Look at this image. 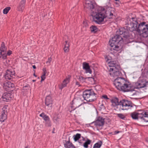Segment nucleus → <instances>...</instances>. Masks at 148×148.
I'll return each instance as SVG.
<instances>
[{"mask_svg":"<svg viewBox=\"0 0 148 148\" xmlns=\"http://www.w3.org/2000/svg\"><path fill=\"white\" fill-rule=\"evenodd\" d=\"M110 66L113 67L110 68V71H113V76L114 77H118L114 80V84L116 88L124 92H132L134 91L136 88L133 84H127V82L122 77H119L122 75L121 72L119 71L120 66L117 64L116 61H111L109 63Z\"/></svg>","mask_w":148,"mask_h":148,"instance_id":"nucleus-1","label":"nucleus"},{"mask_svg":"<svg viewBox=\"0 0 148 148\" xmlns=\"http://www.w3.org/2000/svg\"><path fill=\"white\" fill-rule=\"evenodd\" d=\"M117 34L112 37L111 40H109V44L111 47V50L119 51L120 49L119 47L117 45L119 42L123 40V38L125 39H128L130 37V34L128 30L125 29V27L121 28L119 29L116 32Z\"/></svg>","mask_w":148,"mask_h":148,"instance_id":"nucleus-2","label":"nucleus"},{"mask_svg":"<svg viewBox=\"0 0 148 148\" xmlns=\"http://www.w3.org/2000/svg\"><path fill=\"white\" fill-rule=\"evenodd\" d=\"M112 103V106L114 107L119 106V110H127L131 109L134 105L132 102L125 99H122L120 101L119 99L116 97H113L110 99Z\"/></svg>","mask_w":148,"mask_h":148,"instance_id":"nucleus-3","label":"nucleus"},{"mask_svg":"<svg viewBox=\"0 0 148 148\" xmlns=\"http://www.w3.org/2000/svg\"><path fill=\"white\" fill-rule=\"evenodd\" d=\"M100 9L102 10L101 11H99L98 12H95L96 14L94 16L92 15L93 17V21L96 23L100 24L104 21L105 18H112V16L113 15V13H112L110 11L107 10L105 12V10L104 8H99V10Z\"/></svg>","mask_w":148,"mask_h":148,"instance_id":"nucleus-4","label":"nucleus"},{"mask_svg":"<svg viewBox=\"0 0 148 148\" xmlns=\"http://www.w3.org/2000/svg\"><path fill=\"white\" fill-rule=\"evenodd\" d=\"M146 23L145 22H143L139 24L138 23L136 27L130 28V27H126L125 29L127 30L129 29L131 32L136 31L139 33H141V32L142 31L143 37L144 38H146L148 36V24H145Z\"/></svg>","mask_w":148,"mask_h":148,"instance_id":"nucleus-5","label":"nucleus"},{"mask_svg":"<svg viewBox=\"0 0 148 148\" xmlns=\"http://www.w3.org/2000/svg\"><path fill=\"white\" fill-rule=\"evenodd\" d=\"M96 94L92 89L85 90L82 95L84 99L89 102H92L96 100Z\"/></svg>","mask_w":148,"mask_h":148,"instance_id":"nucleus-6","label":"nucleus"},{"mask_svg":"<svg viewBox=\"0 0 148 148\" xmlns=\"http://www.w3.org/2000/svg\"><path fill=\"white\" fill-rule=\"evenodd\" d=\"M96 5L95 2L89 0H86L85 7L91 10L93 14H96L95 12L99 11L97 8L96 7Z\"/></svg>","mask_w":148,"mask_h":148,"instance_id":"nucleus-7","label":"nucleus"},{"mask_svg":"<svg viewBox=\"0 0 148 148\" xmlns=\"http://www.w3.org/2000/svg\"><path fill=\"white\" fill-rule=\"evenodd\" d=\"M139 118L145 122H148V112L140 110L137 113Z\"/></svg>","mask_w":148,"mask_h":148,"instance_id":"nucleus-8","label":"nucleus"},{"mask_svg":"<svg viewBox=\"0 0 148 148\" xmlns=\"http://www.w3.org/2000/svg\"><path fill=\"white\" fill-rule=\"evenodd\" d=\"M13 98L14 95L12 94L6 92L3 93L1 99L4 101L9 102L13 99Z\"/></svg>","mask_w":148,"mask_h":148,"instance_id":"nucleus-9","label":"nucleus"},{"mask_svg":"<svg viewBox=\"0 0 148 148\" xmlns=\"http://www.w3.org/2000/svg\"><path fill=\"white\" fill-rule=\"evenodd\" d=\"M104 119L102 117L99 116L97 118V120L93 123L97 126H103L104 124Z\"/></svg>","mask_w":148,"mask_h":148,"instance_id":"nucleus-10","label":"nucleus"},{"mask_svg":"<svg viewBox=\"0 0 148 148\" xmlns=\"http://www.w3.org/2000/svg\"><path fill=\"white\" fill-rule=\"evenodd\" d=\"M45 104L48 109L50 110L51 108L52 101L50 96H47L45 100Z\"/></svg>","mask_w":148,"mask_h":148,"instance_id":"nucleus-11","label":"nucleus"},{"mask_svg":"<svg viewBox=\"0 0 148 148\" xmlns=\"http://www.w3.org/2000/svg\"><path fill=\"white\" fill-rule=\"evenodd\" d=\"M64 147L66 148H76L72 143L70 141V138H68V140H63Z\"/></svg>","mask_w":148,"mask_h":148,"instance_id":"nucleus-12","label":"nucleus"},{"mask_svg":"<svg viewBox=\"0 0 148 148\" xmlns=\"http://www.w3.org/2000/svg\"><path fill=\"white\" fill-rule=\"evenodd\" d=\"M83 69L86 70V73H89L91 74L92 71L90 69L89 64L86 62L83 63Z\"/></svg>","mask_w":148,"mask_h":148,"instance_id":"nucleus-13","label":"nucleus"},{"mask_svg":"<svg viewBox=\"0 0 148 148\" xmlns=\"http://www.w3.org/2000/svg\"><path fill=\"white\" fill-rule=\"evenodd\" d=\"M26 0H22L19 4L17 7L18 10L22 12L25 8Z\"/></svg>","mask_w":148,"mask_h":148,"instance_id":"nucleus-14","label":"nucleus"},{"mask_svg":"<svg viewBox=\"0 0 148 148\" xmlns=\"http://www.w3.org/2000/svg\"><path fill=\"white\" fill-rule=\"evenodd\" d=\"M11 73L12 71L8 70H7L5 75V78L6 79L11 80L12 78V76L11 75Z\"/></svg>","mask_w":148,"mask_h":148,"instance_id":"nucleus-15","label":"nucleus"},{"mask_svg":"<svg viewBox=\"0 0 148 148\" xmlns=\"http://www.w3.org/2000/svg\"><path fill=\"white\" fill-rule=\"evenodd\" d=\"M148 84V82H146L145 83H143V82H137L136 83V88H140L146 86V85Z\"/></svg>","mask_w":148,"mask_h":148,"instance_id":"nucleus-16","label":"nucleus"},{"mask_svg":"<svg viewBox=\"0 0 148 148\" xmlns=\"http://www.w3.org/2000/svg\"><path fill=\"white\" fill-rule=\"evenodd\" d=\"M5 111L3 110L1 112V114L0 116V121L3 122L7 119V115Z\"/></svg>","mask_w":148,"mask_h":148,"instance_id":"nucleus-17","label":"nucleus"},{"mask_svg":"<svg viewBox=\"0 0 148 148\" xmlns=\"http://www.w3.org/2000/svg\"><path fill=\"white\" fill-rule=\"evenodd\" d=\"M70 81L69 78H67L65 79L63 81V83L62 84V86L61 88H60L62 89L64 87H66V86L67 84L69 83Z\"/></svg>","mask_w":148,"mask_h":148,"instance_id":"nucleus-18","label":"nucleus"},{"mask_svg":"<svg viewBox=\"0 0 148 148\" xmlns=\"http://www.w3.org/2000/svg\"><path fill=\"white\" fill-rule=\"evenodd\" d=\"M65 44L64 45V52L66 53L69 51V47H70L69 43L68 42L67 40L65 41Z\"/></svg>","mask_w":148,"mask_h":148,"instance_id":"nucleus-19","label":"nucleus"},{"mask_svg":"<svg viewBox=\"0 0 148 148\" xmlns=\"http://www.w3.org/2000/svg\"><path fill=\"white\" fill-rule=\"evenodd\" d=\"M4 86L9 88H13L14 87V84L10 82H8L4 84Z\"/></svg>","mask_w":148,"mask_h":148,"instance_id":"nucleus-20","label":"nucleus"},{"mask_svg":"<svg viewBox=\"0 0 148 148\" xmlns=\"http://www.w3.org/2000/svg\"><path fill=\"white\" fill-rule=\"evenodd\" d=\"M132 26H131V28L136 27L138 23L137 21L136 18H132Z\"/></svg>","mask_w":148,"mask_h":148,"instance_id":"nucleus-21","label":"nucleus"},{"mask_svg":"<svg viewBox=\"0 0 148 148\" xmlns=\"http://www.w3.org/2000/svg\"><path fill=\"white\" fill-rule=\"evenodd\" d=\"M131 116L132 118L134 120L138 119H140L137 112H134L131 114Z\"/></svg>","mask_w":148,"mask_h":148,"instance_id":"nucleus-22","label":"nucleus"},{"mask_svg":"<svg viewBox=\"0 0 148 148\" xmlns=\"http://www.w3.org/2000/svg\"><path fill=\"white\" fill-rule=\"evenodd\" d=\"M102 144V141L99 140L94 144L93 148H100Z\"/></svg>","mask_w":148,"mask_h":148,"instance_id":"nucleus-23","label":"nucleus"},{"mask_svg":"<svg viewBox=\"0 0 148 148\" xmlns=\"http://www.w3.org/2000/svg\"><path fill=\"white\" fill-rule=\"evenodd\" d=\"M91 143V141L87 138L86 141L83 144V146L85 148H88V145H90Z\"/></svg>","mask_w":148,"mask_h":148,"instance_id":"nucleus-24","label":"nucleus"},{"mask_svg":"<svg viewBox=\"0 0 148 148\" xmlns=\"http://www.w3.org/2000/svg\"><path fill=\"white\" fill-rule=\"evenodd\" d=\"M87 79H92L93 80V78L92 77H88L84 78L82 76H79L78 78V79L79 80L82 82H85L86 80Z\"/></svg>","mask_w":148,"mask_h":148,"instance_id":"nucleus-25","label":"nucleus"},{"mask_svg":"<svg viewBox=\"0 0 148 148\" xmlns=\"http://www.w3.org/2000/svg\"><path fill=\"white\" fill-rule=\"evenodd\" d=\"M43 119L48 124V126H50L51 124H50V121L49 120V116L46 115H45Z\"/></svg>","mask_w":148,"mask_h":148,"instance_id":"nucleus-26","label":"nucleus"},{"mask_svg":"<svg viewBox=\"0 0 148 148\" xmlns=\"http://www.w3.org/2000/svg\"><path fill=\"white\" fill-rule=\"evenodd\" d=\"M90 29L92 32L95 33L98 30V28L95 25H92L90 27Z\"/></svg>","mask_w":148,"mask_h":148,"instance_id":"nucleus-27","label":"nucleus"},{"mask_svg":"<svg viewBox=\"0 0 148 148\" xmlns=\"http://www.w3.org/2000/svg\"><path fill=\"white\" fill-rule=\"evenodd\" d=\"M81 135L80 134L77 133L73 136L74 139L75 141H76L80 138Z\"/></svg>","mask_w":148,"mask_h":148,"instance_id":"nucleus-28","label":"nucleus"},{"mask_svg":"<svg viewBox=\"0 0 148 148\" xmlns=\"http://www.w3.org/2000/svg\"><path fill=\"white\" fill-rule=\"evenodd\" d=\"M11 8L10 7H7L3 9V13L4 14H7L9 10Z\"/></svg>","mask_w":148,"mask_h":148,"instance_id":"nucleus-29","label":"nucleus"},{"mask_svg":"<svg viewBox=\"0 0 148 148\" xmlns=\"http://www.w3.org/2000/svg\"><path fill=\"white\" fill-rule=\"evenodd\" d=\"M117 116L120 118L124 120L125 118V116L122 114H117Z\"/></svg>","mask_w":148,"mask_h":148,"instance_id":"nucleus-30","label":"nucleus"},{"mask_svg":"<svg viewBox=\"0 0 148 148\" xmlns=\"http://www.w3.org/2000/svg\"><path fill=\"white\" fill-rule=\"evenodd\" d=\"M0 54L2 58L3 59L5 60L6 59L7 56L6 52L3 53L1 54Z\"/></svg>","mask_w":148,"mask_h":148,"instance_id":"nucleus-31","label":"nucleus"},{"mask_svg":"<svg viewBox=\"0 0 148 148\" xmlns=\"http://www.w3.org/2000/svg\"><path fill=\"white\" fill-rule=\"evenodd\" d=\"M30 87L29 84H27L24 86L23 88V89L25 90H27L29 89Z\"/></svg>","mask_w":148,"mask_h":148,"instance_id":"nucleus-32","label":"nucleus"},{"mask_svg":"<svg viewBox=\"0 0 148 148\" xmlns=\"http://www.w3.org/2000/svg\"><path fill=\"white\" fill-rule=\"evenodd\" d=\"M0 49H7V47L5 46L4 42H2L1 45V47Z\"/></svg>","mask_w":148,"mask_h":148,"instance_id":"nucleus-33","label":"nucleus"},{"mask_svg":"<svg viewBox=\"0 0 148 148\" xmlns=\"http://www.w3.org/2000/svg\"><path fill=\"white\" fill-rule=\"evenodd\" d=\"M7 49H0V54H1V53H3L6 52V51Z\"/></svg>","mask_w":148,"mask_h":148,"instance_id":"nucleus-34","label":"nucleus"},{"mask_svg":"<svg viewBox=\"0 0 148 148\" xmlns=\"http://www.w3.org/2000/svg\"><path fill=\"white\" fill-rule=\"evenodd\" d=\"M43 76H45V75L47 73V71L46 70V68H43Z\"/></svg>","mask_w":148,"mask_h":148,"instance_id":"nucleus-35","label":"nucleus"},{"mask_svg":"<svg viewBox=\"0 0 148 148\" xmlns=\"http://www.w3.org/2000/svg\"><path fill=\"white\" fill-rule=\"evenodd\" d=\"M58 117H54L53 118V120L55 122H57L58 121Z\"/></svg>","mask_w":148,"mask_h":148,"instance_id":"nucleus-36","label":"nucleus"},{"mask_svg":"<svg viewBox=\"0 0 148 148\" xmlns=\"http://www.w3.org/2000/svg\"><path fill=\"white\" fill-rule=\"evenodd\" d=\"M52 60V59L51 57L49 58L48 59V60L46 62V63L47 64L48 63H50V62H51Z\"/></svg>","mask_w":148,"mask_h":148,"instance_id":"nucleus-37","label":"nucleus"},{"mask_svg":"<svg viewBox=\"0 0 148 148\" xmlns=\"http://www.w3.org/2000/svg\"><path fill=\"white\" fill-rule=\"evenodd\" d=\"M12 53V51L10 50H9L6 53L7 55L10 56Z\"/></svg>","mask_w":148,"mask_h":148,"instance_id":"nucleus-38","label":"nucleus"},{"mask_svg":"<svg viewBox=\"0 0 148 148\" xmlns=\"http://www.w3.org/2000/svg\"><path fill=\"white\" fill-rule=\"evenodd\" d=\"M45 78V76H43V75H42L41 76V82H42L44 80Z\"/></svg>","mask_w":148,"mask_h":148,"instance_id":"nucleus-39","label":"nucleus"},{"mask_svg":"<svg viewBox=\"0 0 148 148\" xmlns=\"http://www.w3.org/2000/svg\"><path fill=\"white\" fill-rule=\"evenodd\" d=\"M83 24L84 27H87L88 26V24L86 22H84Z\"/></svg>","mask_w":148,"mask_h":148,"instance_id":"nucleus-40","label":"nucleus"},{"mask_svg":"<svg viewBox=\"0 0 148 148\" xmlns=\"http://www.w3.org/2000/svg\"><path fill=\"white\" fill-rule=\"evenodd\" d=\"M102 97L105 99H109V98L108 97V96H107V95H103Z\"/></svg>","mask_w":148,"mask_h":148,"instance_id":"nucleus-41","label":"nucleus"},{"mask_svg":"<svg viewBox=\"0 0 148 148\" xmlns=\"http://www.w3.org/2000/svg\"><path fill=\"white\" fill-rule=\"evenodd\" d=\"M100 108L101 109H105L103 103L100 105Z\"/></svg>","mask_w":148,"mask_h":148,"instance_id":"nucleus-42","label":"nucleus"},{"mask_svg":"<svg viewBox=\"0 0 148 148\" xmlns=\"http://www.w3.org/2000/svg\"><path fill=\"white\" fill-rule=\"evenodd\" d=\"M45 115H46L44 113H42L40 115V116L42 117L43 118L44 117Z\"/></svg>","mask_w":148,"mask_h":148,"instance_id":"nucleus-43","label":"nucleus"},{"mask_svg":"<svg viewBox=\"0 0 148 148\" xmlns=\"http://www.w3.org/2000/svg\"><path fill=\"white\" fill-rule=\"evenodd\" d=\"M75 84L76 85H78L79 86H81L79 84V82L77 81H76L75 83Z\"/></svg>","mask_w":148,"mask_h":148,"instance_id":"nucleus-44","label":"nucleus"},{"mask_svg":"<svg viewBox=\"0 0 148 148\" xmlns=\"http://www.w3.org/2000/svg\"><path fill=\"white\" fill-rule=\"evenodd\" d=\"M120 132V131H116L114 132L115 134H117Z\"/></svg>","mask_w":148,"mask_h":148,"instance_id":"nucleus-45","label":"nucleus"},{"mask_svg":"<svg viewBox=\"0 0 148 148\" xmlns=\"http://www.w3.org/2000/svg\"><path fill=\"white\" fill-rule=\"evenodd\" d=\"M77 108V107H76L75 108H74L72 110H71L70 111V112H71L72 111H74L75 109H76V108Z\"/></svg>","mask_w":148,"mask_h":148,"instance_id":"nucleus-46","label":"nucleus"},{"mask_svg":"<svg viewBox=\"0 0 148 148\" xmlns=\"http://www.w3.org/2000/svg\"><path fill=\"white\" fill-rule=\"evenodd\" d=\"M32 67L34 69H36V67L35 65H34L32 66Z\"/></svg>","mask_w":148,"mask_h":148,"instance_id":"nucleus-47","label":"nucleus"},{"mask_svg":"<svg viewBox=\"0 0 148 148\" xmlns=\"http://www.w3.org/2000/svg\"><path fill=\"white\" fill-rule=\"evenodd\" d=\"M92 78H93V80L92 79H88V80H91V81L92 82V80H93V81L94 80V78H93V77H92Z\"/></svg>","mask_w":148,"mask_h":148,"instance_id":"nucleus-48","label":"nucleus"},{"mask_svg":"<svg viewBox=\"0 0 148 148\" xmlns=\"http://www.w3.org/2000/svg\"><path fill=\"white\" fill-rule=\"evenodd\" d=\"M79 143L80 144V145L82 144V142L81 141H79Z\"/></svg>","mask_w":148,"mask_h":148,"instance_id":"nucleus-49","label":"nucleus"},{"mask_svg":"<svg viewBox=\"0 0 148 148\" xmlns=\"http://www.w3.org/2000/svg\"><path fill=\"white\" fill-rule=\"evenodd\" d=\"M14 73H13L12 72V73H11V76H12V77L14 75Z\"/></svg>","mask_w":148,"mask_h":148,"instance_id":"nucleus-50","label":"nucleus"},{"mask_svg":"<svg viewBox=\"0 0 148 148\" xmlns=\"http://www.w3.org/2000/svg\"><path fill=\"white\" fill-rule=\"evenodd\" d=\"M34 75L36 77L37 76L35 75V73L34 74Z\"/></svg>","mask_w":148,"mask_h":148,"instance_id":"nucleus-51","label":"nucleus"},{"mask_svg":"<svg viewBox=\"0 0 148 148\" xmlns=\"http://www.w3.org/2000/svg\"><path fill=\"white\" fill-rule=\"evenodd\" d=\"M74 107V106H71V108H72V109H73V108Z\"/></svg>","mask_w":148,"mask_h":148,"instance_id":"nucleus-52","label":"nucleus"},{"mask_svg":"<svg viewBox=\"0 0 148 148\" xmlns=\"http://www.w3.org/2000/svg\"><path fill=\"white\" fill-rule=\"evenodd\" d=\"M25 148H29V147H28V146H26V147H25Z\"/></svg>","mask_w":148,"mask_h":148,"instance_id":"nucleus-53","label":"nucleus"},{"mask_svg":"<svg viewBox=\"0 0 148 148\" xmlns=\"http://www.w3.org/2000/svg\"><path fill=\"white\" fill-rule=\"evenodd\" d=\"M32 81H33V82H35V81H36V80H32Z\"/></svg>","mask_w":148,"mask_h":148,"instance_id":"nucleus-54","label":"nucleus"},{"mask_svg":"<svg viewBox=\"0 0 148 148\" xmlns=\"http://www.w3.org/2000/svg\"><path fill=\"white\" fill-rule=\"evenodd\" d=\"M146 140L147 142H148V138H147V139H146Z\"/></svg>","mask_w":148,"mask_h":148,"instance_id":"nucleus-55","label":"nucleus"},{"mask_svg":"<svg viewBox=\"0 0 148 148\" xmlns=\"http://www.w3.org/2000/svg\"><path fill=\"white\" fill-rule=\"evenodd\" d=\"M2 58V56H1H1H0V58Z\"/></svg>","mask_w":148,"mask_h":148,"instance_id":"nucleus-56","label":"nucleus"},{"mask_svg":"<svg viewBox=\"0 0 148 148\" xmlns=\"http://www.w3.org/2000/svg\"><path fill=\"white\" fill-rule=\"evenodd\" d=\"M75 113H76V114H77V111H75Z\"/></svg>","mask_w":148,"mask_h":148,"instance_id":"nucleus-57","label":"nucleus"},{"mask_svg":"<svg viewBox=\"0 0 148 148\" xmlns=\"http://www.w3.org/2000/svg\"><path fill=\"white\" fill-rule=\"evenodd\" d=\"M115 0L116 1H119V0Z\"/></svg>","mask_w":148,"mask_h":148,"instance_id":"nucleus-58","label":"nucleus"},{"mask_svg":"<svg viewBox=\"0 0 148 148\" xmlns=\"http://www.w3.org/2000/svg\"><path fill=\"white\" fill-rule=\"evenodd\" d=\"M1 89V87L0 86V90Z\"/></svg>","mask_w":148,"mask_h":148,"instance_id":"nucleus-59","label":"nucleus"},{"mask_svg":"<svg viewBox=\"0 0 148 148\" xmlns=\"http://www.w3.org/2000/svg\"><path fill=\"white\" fill-rule=\"evenodd\" d=\"M82 138H83V139L84 140V138H83V137H82Z\"/></svg>","mask_w":148,"mask_h":148,"instance_id":"nucleus-60","label":"nucleus"}]
</instances>
